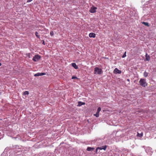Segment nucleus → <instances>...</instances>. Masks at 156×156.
I'll list each match as a JSON object with an SVG mask.
<instances>
[{
	"instance_id": "0eeeda50",
	"label": "nucleus",
	"mask_w": 156,
	"mask_h": 156,
	"mask_svg": "<svg viewBox=\"0 0 156 156\" xmlns=\"http://www.w3.org/2000/svg\"><path fill=\"white\" fill-rule=\"evenodd\" d=\"M89 37H90L94 38L95 37L96 34L94 33H91L89 34Z\"/></svg>"
},
{
	"instance_id": "9d476101",
	"label": "nucleus",
	"mask_w": 156,
	"mask_h": 156,
	"mask_svg": "<svg viewBox=\"0 0 156 156\" xmlns=\"http://www.w3.org/2000/svg\"><path fill=\"white\" fill-rule=\"evenodd\" d=\"M94 149L95 148L94 147H88L87 149V150L89 151H93L94 150Z\"/></svg>"
},
{
	"instance_id": "f3484780",
	"label": "nucleus",
	"mask_w": 156,
	"mask_h": 156,
	"mask_svg": "<svg viewBox=\"0 0 156 156\" xmlns=\"http://www.w3.org/2000/svg\"><path fill=\"white\" fill-rule=\"evenodd\" d=\"M38 33L36 31L35 33V35L37 37V38H40V35H38Z\"/></svg>"
},
{
	"instance_id": "6e6552de",
	"label": "nucleus",
	"mask_w": 156,
	"mask_h": 156,
	"mask_svg": "<svg viewBox=\"0 0 156 156\" xmlns=\"http://www.w3.org/2000/svg\"><path fill=\"white\" fill-rule=\"evenodd\" d=\"M107 146L106 145H105L104 146H103L102 147H98V149H99L100 150H105L107 148Z\"/></svg>"
},
{
	"instance_id": "5701e85b",
	"label": "nucleus",
	"mask_w": 156,
	"mask_h": 156,
	"mask_svg": "<svg viewBox=\"0 0 156 156\" xmlns=\"http://www.w3.org/2000/svg\"><path fill=\"white\" fill-rule=\"evenodd\" d=\"M98 149H98V147H97L96 148V150H95V152H96V154H97L98 153Z\"/></svg>"
},
{
	"instance_id": "4be33fe9",
	"label": "nucleus",
	"mask_w": 156,
	"mask_h": 156,
	"mask_svg": "<svg viewBox=\"0 0 156 156\" xmlns=\"http://www.w3.org/2000/svg\"><path fill=\"white\" fill-rule=\"evenodd\" d=\"M50 34L51 36H53L54 34L53 32L52 31H50Z\"/></svg>"
},
{
	"instance_id": "a211bd4d",
	"label": "nucleus",
	"mask_w": 156,
	"mask_h": 156,
	"mask_svg": "<svg viewBox=\"0 0 156 156\" xmlns=\"http://www.w3.org/2000/svg\"><path fill=\"white\" fill-rule=\"evenodd\" d=\"M29 94V92L28 91H25L24 92L23 94L24 95H28Z\"/></svg>"
},
{
	"instance_id": "39448f33",
	"label": "nucleus",
	"mask_w": 156,
	"mask_h": 156,
	"mask_svg": "<svg viewBox=\"0 0 156 156\" xmlns=\"http://www.w3.org/2000/svg\"><path fill=\"white\" fill-rule=\"evenodd\" d=\"M46 74L45 73H37L34 75V76H41L43 75H44Z\"/></svg>"
},
{
	"instance_id": "393cba45",
	"label": "nucleus",
	"mask_w": 156,
	"mask_h": 156,
	"mask_svg": "<svg viewBox=\"0 0 156 156\" xmlns=\"http://www.w3.org/2000/svg\"><path fill=\"white\" fill-rule=\"evenodd\" d=\"M33 0H28L27 1V2L28 3V2H31V1H32Z\"/></svg>"
},
{
	"instance_id": "412c9836",
	"label": "nucleus",
	"mask_w": 156,
	"mask_h": 156,
	"mask_svg": "<svg viewBox=\"0 0 156 156\" xmlns=\"http://www.w3.org/2000/svg\"><path fill=\"white\" fill-rule=\"evenodd\" d=\"M94 116H95L96 117H98L99 115V114H97V113L96 114H94Z\"/></svg>"
},
{
	"instance_id": "b1692460",
	"label": "nucleus",
	"mask_w": 156,
	"mask_h": 156,
	"mask_svg": "<svg viewBox=\"0 0 156 156\" xmlns=\"http://www.w3.org/2000/svg\"><path fill=\"white\" fill-rule=\"evenodd\" d=\"M75 78H77V77H76V76H73L72 77V79H75Z\"/></svg>"
},
{
	"instance_id": "2eb2a0df",
	"label": "nucleus",
	"mask_w": 156,
	"mask_h": 156,
	"mask_svg": "<svg viewBox=\"0 0 156 156\" xmlns=\"http://www.w3.org/2000/svg\"><path fill=\"white\" fill-rule=\"evenodd\" d=\"M101 108L100 107H98V108L96 113L97 114H99V113L101 111Z\"/></svg>"
},
{
	"instance_id": "cd10ccee",
	"label": "nucleus",
	"mask_w": 156,
	"mask_h": 156,
	"mask_svg": "<svg viewBox=\"0 0 156 156\" xmlns=\"http://www.w3.org/2000/svg\"><path fill=\"white\" fill-rule=\"evenodd\" d=\"M127 80H128V81H129V79H128Z\"/></svg>"
},
{
	"instance_id": "ddd939ff",
	"label": "nucleus",
	"mask_w": 156,
	"mask_h": 156,
	"mask_svg": "<svg viewBox=\"0 0 156 156\" xmlns=\"http://www.w3.org/2000/svg\"><path fill=\"white\" fill-rule=\"evenodd\" d=\"M142 23L143 24H144V25H145V26H147L148 27H149V23L147 22H142Z\"/></svg>"
},
{
	"instance_id": "20e7f679",
	"label": "nucleus",
	"mask_w": 156,
	"mask_h": 156,
	"mask_svg": "<svg viewBox=\"0 0 156 156\" xmlns=\"http://www.w3.org/2000/svg\"><path fill=\"white\" fill-rule=\"evenodd\" d=\"M97 8L96 7H94V6L92 7L89 10V11L92 13H94L96 12V10L97 9Z\"/></svg>"
},
{
	"instance_id": "aec40b11",
	"label": "nucleus",
	"mask_w": 156,
	"mask_h": 156,
	"mask_svg": "<svg viewBox=\"0 0 156 156\" xmlns=\"http://www.w3.org/2000/svg\"><path fill=\"white\" fill-rule=\"evenodd\" d=\"M126 56V52H125V53H124V54L122 56V58H124Z\"/></svg>"
},
{
	"instance_id": "423d86ee",
	"label": "nucleus",
	"mask_w": 156,
	"mask_h": 156,
	"mask_svg": "<svg viewBox=\"0 0 156 156\" xmlns=\"http://www.w3.org/2000/svg\"><path fill=\"white\" fill-rule=\"evenodd\" d=\"M114 73L120 74L121 73V71L120 70H119L117 68H116L114 70Z\"/></svg>"
},
{
	"instance_id": "9b49d317",
	"label": "nucleus",
	"mask_w": 156,
	"mask_h": 156,
	"mask_svg": "<svg viewBox=\"0 0 156 156\" xmlns=\"http://www.w3.org/2000/svg\"><path fill=\"white\" fill-rule=\"evenodd\" d=\"M71 65L76 69H77L78 68V66L76 65V64L75 63H72Z\"/></svg>"
},
{
	"instance_id": "1a4fd4ad",
	"label": "nucleus",
	"mask_w": 156,
	"mask_h": 156,
	"mask_svg": "<svg viewBox=\"0 0 156 156\" xmlns=\"http://www.w3.org/2000/svg\"><path fill=\"white\" fill-rule=\"evenodd\" d=\"M145 60L147 61H149L150 60V56L146 53L145 55Z\"/></svg>"
},
{
	"instance_id": "6ab92c4d",
	"label": "nucleus",
	"mask_w": 156,
	"mask_h": 156,
	"mask_svg": "<svg viewBox=\"0 0 156 156\" xmlns=\"http://www.w3.org/2000/svg\"><path fill=\"white\" fill-rule=\"evenodd\" d=\"M26 55L29 58H30V53H27L26 54Z\"/></svg>"
},
{
	"instance_id": "4468645a",
	"label": "nucleus",
	"mask_w": 156,
	"mask_h": 156,
	"mask_svg": "<svg viewBox=\"0 0 156 156\" xmlns=\"http://www.w3.org/2000/svg\"><path fill=\"white\" fill-rule=\"evenodd\" d=\"M143 136V133H141L140 134L138 133H137V136L140 137H142Z\"/></svg>"
},
{
	"instance_id": "f257e3e1",
	"label": "nucleus",
	"mask_w": 156,
	"mask_h": 156,
	"mask_svg": "<svg viewBox=\"0 0 156 156\" xmlns=\"http://www.w3.org/2000/svg\"><path fill=\"white\" fill-rule=\"evenodd\" d=\"M139 83L141 86L145 87L147 85L146 80L142 78H141L140 80Z\"/></svg>"
},
{
	"instance_id": "f03ea898",
	"label": "nucleus",
	"mask_w": 156,
	"mask_h": 156,
	"mask_svg": "<svg viewBox=\"0 0 156 156\" xmlns=\"http://www.w3.org/2000/svg\"><path fill=\"white\" fill-rule=\"evenodd\" d=\"M102 70L101 69L98 67H95L94 69V73H97L98 74L100 75L102 73Z\"/></svg>"
},
{
	"instance_id": "dca6fc26",
	"label": "nucleus",
	"mask_w": 156,
	"mask_h": 156,
	"mask_svg": "<svg viewBox=\"0 0 156 156\" xmlns=\"http://www.w3.org/2000/svg\"><path fill=\"white\" fill-rule=\"evenodd\" d=\"M148 73L146 71L144 72V77H147L148 75Z\"/></svg>"
},
{
	"instance_id": "a878e982",
	"label": "nucleus",
	"mask_w": 156,
	"mask_h": 156,
	"mask_svg": "<svg viewBox=\"0 0 156 156\" xmlns=\"http://www.w3.org/2000/svg\"><path fill=\"white\" fill-rule=\"evenodd\" d=\"M43 44H44V45H45L44 42V41H43Z\"/></svg>"
},
{
	"instance_id": "bb28decb",
	"label": "nucleus",
	"mask_w": 156,
	"mask_h": 156,
	"mask_svg": "<svg viewBox=\"0 0 156 156\" xmlns=\"http://www.w3.org/2000/svg\"><path fill=\"white\" fill-rule=\"evenodd\" d=\"M1 65V64L0 63V66Z\"/></svg>"
},
{
	"instance_id": "7ed1b4c3",
	"label": "nucleus",
	"mask_w": 156,
	"mask_h": 156,
	"mask_svg": "<svg viewBox=\"0 0 156 156\" xmlns=\"http://www.w3.org/2000/svg\"><path fill=\"white\" fill-rule=\"evenodd\" d=\"M40 56L39 55H36L33 58V60L35 62H36L40 59Z\"/></svg>"
},
{
	"instance_id": "f8f14e48",
	"label": "nucleus",
	"mask_w": 156,
	"mask_h": 156,
	"mask_svg": "<svg viewBox=\"0 0 156 156\" xmlns=\"http://www.w3.org/2000/svg\"><path fill=\"white\" fill-rule=\"evenodd\" d=\"M85 103L84 102H82L81 101H79L78 102V104L77 105V106H80L82 105H84Z\"/></svg>"
}]
</instances>
